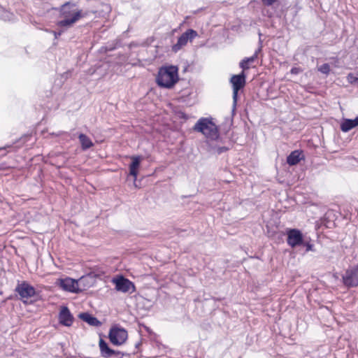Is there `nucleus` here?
Wrapping results in <instances>:
<instances>
[{"instance_id":"nucleus-1","label":"nucleus","mask_w":358,"mask_h":358,"mask_svg":"<svg viewBox=\"0 0 358 358\" xmlns=\"http://www.w3.org/2000/svg\"><path fill=\"white\" fill-rule=\"evenodd\" d=\"M83 16L82 10L76 9L73 5L66 3L61 8L60 20L57 21V25L59 28L69 29Z\"/></svg>"},{"instance_id":"nucleus-2","label":"nucleus","mask_w":358,"mask_h":358,"mask_svg":"<svg viewBox=\"0 0 358 358\" xmlns=\"http://www.w3.org/2000/svg\"><path fill=\"white\" fill-rule=\"evenodd\" d=\"M178 80V68L173 65L160 68L156 78L157 85L166 89L172 88Z\"/></svg>"},{"instance_id":"nucleus-3","label":"nucleus","mask_w":358,"mask_h":358,"mask_svg":"<svg viewBox=\"0 0 358 358\" xmlns=\"http://www.w3.org/2000/svg\"><path fill=\"white\" fill-rule=\"evenodd\" d=\"M195 131L202 133L209 140H217L219 131L216 124L208 118H201L194 127Z\"/></svg>"},{"instance_id":"nucleus-4","label":"nucleus","mask_w":358,"mask_h":358,"mask_svg":"<svg viewBox=\"0 0 358 358\" xmlns=\"http://www.w3.org/2000/svg\"><path fill=\"white\" fill-rule=\"evenodd\" d=\"M197 36L198 34L195 30L192 29H187L178 37L177 43L172 46V50L174 52H178L186 46L189 42H192Z\"/></svg>"},{"instance_id":"nucleus-5","label":"nucleus","mask_w":358,"mask_h":358,"mask_svg":"<svg viewBox=\"0 0 358 358\" xmlns=\"http://www.w3.org/2000/svg\"><path fill=\"white\" fill-rule=\"evenodd\" d=\"M245 74L243 71L238 75H234L230 79V83L233 88V102L234 106L236 105L238 91L243 88L245 85Z\"/></svg>"},{"instance_id":"nucleus-6","label":"nucleus","mask_w":358,"mask_h":358,"mask_svg":"<svg viewBox=\"0 0 358 358\" xmlns=\"http://www.w3.org/2000/svg\"><path fill=\"white\" fill-rule=\"evenodd\" d=\"M109 339L115 345H121L125 343L127 339V331L121 327H113L109 331Z\"/></svg>"},{"instance_id":"nucleus-7","label":"nucleus","mask_w":358,"mask_h":358,"mask_svg":"<svg viewBox=\"0 0 358 358\" xmlns=\"http://www.w3.org/2000/svg\"><path fill=\"white\" fill-rule=\"evenodd\" d=\"M112 282L115 285V289L118 292L123 293H133L136 290L134 283L123 276H119L113 278L112 280Z\"/></svg>"},{"instance_id":"nucleus-8","label":"nucleus","mask_w":358,"mask_h":358,"mask_svg":"<svg viewBox=\"0 0 358 358\" xmlns=\"http://www.w3.org/2000/svg\"><path fill=\"white\" fill-rule=\"evenodd\" d=\"M287 242L290 247L296 248L303 244V234L299 230L296 229H287Z\"/></svg>"},{"instance_id":"nucleus-9","label":"nucleus","mask_w":358,"mask_h":358,"mask_svg":"<svg viewBox=\"0 0 358 358\" xmlns=\"http://www.w3.org/2000/svg\"><path fill=\"white\" fill-rule=\"evenodd\" d=\"M15 291L24 301L36 294L34 287L27 282H22V283L18 284L15 288Z\"/></svg>"},{"instance_id":"nucleus-10","label":"nucleus","mask_w":358,"mask_h":358,"mask_svg":"<svg viewBox=\"0 0 358 358\" xmlns=\"http://www.w3.org/2000/svg\"><path fill=\"white\" fill-rule=\"evenodd\" d=\"M343 282L347 287L358 286V265L345 271L343 275Z\"/></svg>"},{"instance_id":"nucleus-11","label":"nucleus","mask_w":358,"mask_h":358,"mask_svg":"<svg viewBox=\"0 0 358 358\" xmlns=\"http://www.w3.org/2000/svg\"><path fill=\"white\" fill-rule=\"evenodd\" d=\"M57 284L64 291L73 293H78L80 292V289L79 288V282L73 278H66L64 279H59Z\"/></svg>"},{"instance_id":"nucleus-12","label":"nucleus","mask_w":358,"mask_h":358,"mask_svg":"<svg viewBox=\"0 0 358 358\" xmlns=\"http://www.w3.org/2000/svg\"><path fill=\"white\" fill-rule=\"evenodd\" d=\"M101 355L104 358H110L113 357L122 358V354L119 351H115L110 349L106 342L102 338H100L99 342Z\"/></svg>"},{"instance_id":"nucleus-13","label":"nucleus","mask_w":358,"mask_h":358,"mask_svg":"<svg viewBox=\"0 0 358 358\" xmlns=\"http://www.w3.org/2000/svg\"><path fill=\"white\" fill-rule=\"evenodd\" d=\"M59 322L65 327H71L72 325L73 317L67 307H61L59 313Z\"/></svg>"},{"instance_id":"nucleus-14","label":"nucleus","mask_w":358,"mask_h":358,"mask_svg":"<svg viewBox=\"0 0 358 358\" xmlns=\"http://www.w3.org/2000/svg\"><path fill=\"white\" fill-rule=\"evenodd\" d=\"M132 162L129 165V174L134 177V182L136 180L138 168L141 164L142 157L140 156H132L131 157Z\"/></svg>"},{"instance_id":"nucleus-15","label":"nucleus","mask_w":358,"mask_h":358,"mask_svg":"<svg viewBox=\"0 0 358 358\" xmlns=\"http://www.w3.org/2000/svg\"><path fill=\"white\" fill-rule=\"evenodd\" d=\"M358 126V116L356 117L354 120L350 119H345L341 124V129L344 132H348L352 129Z\"/></svg>"},{"instance_id":"nucleus-16","label":"nucleus","mask_w":358,"mask_h":358,"mask_svg":"<svg viewBox=\"0 0 358 358\" xmlns=\"http://www.w3.org/2000/svg\"><path fill=\"white\" fill-rule=\"evenodd\" d=\"M303 158L302 152L299 150H294L287 158V162L290 166L297 164Z\"/></svg>"},{"instance_id":"nucleus-17","label":"nucleus","mask_w":358,"mask_h":358,"mask_svg":"<svg viewBox=\"0 0 358 358\" xmlns=\"http://www.w3.org/2000/svg\"><path fill=\"white\" fill-rule=\"evenodd\" d=\"M79 317L92 326L98 327L101 325V322L96 317L89 313H80L79 315Z\"/></svg>"},{"instance_id":"nucleus-18","label":"nucleus","mask_w":358,"mask_h":358,"mask_svg":"<svg viewBox=\"0 0 358 358\" xmlns=\"http://www.w3.org/2000/svg\"><path fill=\"white\" fill-rule=\"evenodd\" d=\"M82 149L83 150H87L93 146V143L91 139L85 134H80L78 136Z\"/></svg>"},{"instance_id":"nucleus-19","label":"nucleus","mask_w":358,"mask_h":358,"mask_svg":"<svg viewBox=\"0 0 358 358\" xmlns=\"http://www.w3.org/2000/svg\"><path fill=\"white\" fill-rule=\"evenodd\" d=\"M93 278L90 276H83L77 282H79V288L80 291L83 289H85L87 287H90L92 284Z\"/></svg>"},{"instance_id":"nucleus-20","label":"nucleus","mask_w":358,"mask_h":358,"mask_svg":"<svg viewBox=\"0 0 358 358\" xmlns=\"http://www.w3.org/2000/svg\"><path fill=\"white\" fill-rule=\"evenodd\" d=\"M257 56V51L255 52L253 56L250 57L245 58L240 63V66L243 69V71L247 70L250 68V64L254 62Z\"/></svg>"},{"instance_id":"nucleus-21","label":"nucleus","mask_w":358,"mask_h":358,"mask_svg":"<svg viewBox=\"0 0 358 358\" xmlns=\"http://www.w3.org/2000/svg\"><path fill=\"white\" fill-rule=\"evenodd\" d=\"M11 15L12 14L10 13L0 7V18L3 20H11Z\"/></svg>"},{"instance_id":"nucleus-22","label":"nucleus","mask_w":358,"mask_h":358,"mask_svg":"<svg viewBox=\"0 0 358 358\" xmlns=\"http://www.w3.org/2000/svg\"><path fill=\"white\" fill-rule=\"evenodd\" d=\"M347 80L351 84L357 83L358 85V74L349 73Z\"/></svg>"},{"instance_id":"nucleus-23","label":"nucleus","mask_w":358,"mask_h":358,"mask_svg":"<svg viewBox=\"0 0 358 358\" xmlns=\"http://www.w3.org/2000/svg\"><path fill=\"white\" fill-rule=\"evenodd\" d=\"M318 71L323 74L328 75L330 72V66L328 64H324L318 67Z\"/></svg>"},{"instance_id":"nucleus-24","label":"nucleus","mask_w":358,"mask_h":358,"mask_svg":"<svg viewBox=\"0 0 358 358\" xmlns=\"http://www.w3.org/2000/svg\"><path fill=\"white\" fill-rule=\"evenodd\" d=\"M303 245L306 246V252L313 251V245L309 243H304Z\"/></svg>"},{"instance_id":"nucleus-25","label":"nucleus","mask_w":358,"mask_h":358,"mask_svg":"<svg viewBox=\"0 0 358 358\" xmlns=\"http://www.w3.org/2000/svg\"><path fill=\"white\" fill-rule=\"evenodd\" d=\"M66 29H64V28H60V30L59 31L57 32V31H53V34H54V36L55 37L57 38L58 36H59L62 32H64Z\"/></svg>"},{"instance_id":"nucleus-26","label":"nucleus","mask_w":358,"mask_h":358,"mask_svg":"<svg viewBox=\"0 0 358 358\" xmlns=\"http://www.w3.org/2000/svg\"><path fill=\"white\" fill-rule=\"evenodd\" d=\"M276 0H262L263 3L266 6L272 5Z\"/></svg>"},{"instance_id":"nucleus-27","label":"nucleus","mask_w":358,"mask_h":358,"mask_svg":"<svg viewBox=\"0 0 358 358\" xmlns=\"http://www.w3.org/2000/svg\"><path fill=\"white\" fill-rule=\"evenodd\" d=\"M300 72V69L299 68H292L291 69V73L293 74H297Z\"/></svg>"},{"instance_id":"nucleus-28","label":"nucleus","mask_w":358,"mask_h":358,"mask_svg":"<svg viewBox=\"0 0 358 358\" xmlns=\"http://www.w3.org/2000/svg\"><path fill=\"white\" fill-rule=\"evenodd\" d=\"M223 149H224V148L220 149V152H222V150H223Z\"/></svg>"}]
</instances>
